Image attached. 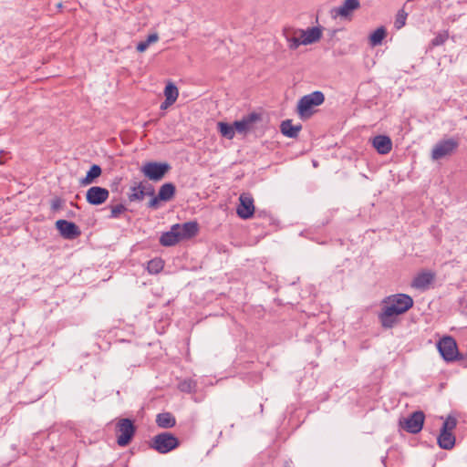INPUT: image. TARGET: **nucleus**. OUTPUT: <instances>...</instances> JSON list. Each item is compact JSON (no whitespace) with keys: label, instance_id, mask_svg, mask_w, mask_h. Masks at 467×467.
<instances>
[{"label":"nucleus","instance_id":"nucleus-1","mask_svg":"<svg viewBox=\"0 0 467 467\" xmlns=\"http://www.w3.org/2000/svg\"><path fill=\"white\" fill-rule=\"evenodd\" d=\"M325 101V95L322 91L316 90L303 96L297 102L296 113L303 120L310 119L316 112L315 107L322 105Z\"/></svg>","mask_w":467,"mask_h":467},{"label":"nucleus","instance_id":"nucleus-2","mask_svg":"<svg viewBox=\"0 0 467 467\" xmlns=\"http://www.w3.org/2000/svg\"><path fill=\"white\" fill-rule=\"evenodd\" d=\"M441 419L443 420V423L437 437V443L443 450H451L456 441L453 431L457 426V419L451 414Z\"/></svg>","mask_w":467,"mask_h":467},{"label":"nucleus","instance_id":"nucleus-3","mask_svg":"<svg viewBox=\"0 0 467 467\" xmlns=\"http://www.w3.org/2000/svg\"><path fill=\"white\" fill-rule=\"evenodd\" d=\"M407 311L390 303H382L381 311L378 318L381 327L385 329L394 327L400 322V316Z\"/></svg>","mask_w":467,"mask_h":467},{"label":"nucleus","instance_id":"nucleus-4","mask_svg":"<svg viewBox=\"0 0 467 467\" xmlns=\"http://www.w3.org/2000/svg\"><path fill=\"white\" fill-rule=\"evenodd\" d=\"M437 348L444 361L450 363L460 358L457 342L451 336H444L437 342Z\"/></svg>","mask_w":467,"mask_h":467},{"label":"nucleus","instance_id":"nucleus-5","mask_svg":"<svg viewBox=\"0 0 467 467\" xmlns=\"http://www.w3.org/2000/svg\"><path fill=\"white\" fill-rule=\"evenodd\" d=\"M171 169V166L166 161H147L141 166L140 171L149 180L159 182L165 177Z\"/></svg>","mask_w":467,"mask_h":467},{"label":"nucleus","instance_id":"nucleus-6","mask_svg":"<svg viewBox=\"0 0 467 467\" xmlns=\"http://www.w3.org/2000/svg\"><path fill=\"white\" fill-rule=\"evenodd\" d=\"M179 446L178 439L170 432H162L154 436L150 447L160 453H168Z\"/></svg>","mask_w":467,"mask_h":467},{"label":"nucleus","instance_id":"nucleus-7","mask_svg":"<svg viewBox=\"0 0 467 467\" xmlns=\"http://www.w3.org/2000/svg\"><path fill=\"white\" fill-rule=\"evenodd\" d=\"M425 415L422 410H414L410 416L400 418L399 426L410 434L419 433L423 427Z\"/></svg>","mask_w":467,"mask_h":467},{"label":"nucleus","instance_id":"nucleus-8","mask_svg":"<svg viewBox=\"0 0 467 467\" xmlns=\"http://www.w3.org/2000/svg\"><path fill=\"white\" fill-rule=\"evenodd\" d=\"M136 428L134 423L130 419H120L116 423V432L118 434L117 443L118 445L124 447L127 446L132 437L134 436Z\"/></svg>","mask_w":467,"mask_h":467},{"label":"nucleus","instance_id":"nucleus-9","mask_svg":"<svg viewBox=\"0 0 467 467\" xmlns=\"http://www.w3.org/2000/svg\"><path fill=\"white\" fill-rule=\"evenodd\" d=\"M459 147V140L449 138L439 140L431 150V158L435 161L441 160L452 154Z\"/></svg>","mask_w":467,"mask_h":467},{"label":"nucleus","instance_id":"nucleus-10","mask_svg":"<svg viewBox=\"0 0 467 467\" xmlns=\"http://www.w3.org/2000/svg\"><path fill=\"white\" fill-rule=\"evenodd\" d=\"M55 225L60 236L65 240H75L81 235L80 228L73 222L59 219Z\"/></svg>","mask_w":467,"mask_h":467},{"label":"nucleus","instance_id":"nucleus-11","mask_svg":"<svg viewBox=\"0 0 467 467\" xmlns=\"http://www.w3.org/2000/svg\"><path fill=\"white\" fill-rule=\"evenodd\" d=\"M109 192L101 186H91L86 192V201L93 206H99L109 199Z\"/></svg>","mask_w":467,"mask_h":467},{"label":"nucleus","instance_id":"nucleus-12","mask_svg":"<svg viewBox=\"0 0 467 467\" xmlns=\"http://www.w3.org/2000/svg\"><path fill=\"white\" fill-rule=\"evenodd\" d=\"M237 215L244 220L250 219L254 214V199L249 194H241L239 197V204L236 209Z\"/></svg>","mask_w":467,"mask_h":467},{"label":"nucleus","instance_id":"nucleus-13","mask_svg":"<svg viewBox=\"0 0 467 467\" xmlns=\"http://www.w3.org/2000/svg\"><path fill=\"white\" fill-rule=\"evenodd\" d=\"M360 7L359 0H344L338 7L331 9L332 17L348 18L352 13Z\"/></svg>","mask_w":467,"mask_h":467},{"label":"nucleus","instance_id":"nucleus-14","mask_svg":"<svg viewBox=\"0 0 467 467\" xmlns=\"http://www.w3.org/2000/svg\"><path fill=\"white\" fill-rule=\"evenodd\" d=\"M382 303H390L395 305L405 311H409L414 305V301L410 295L398 293L386 296Z\"/></svg>","mask_w":467,"mask_h":467},{"label":"nucleus","instance_id":"nucleus-15","mask_svg":"<svg viewBox=\"0 0 467 467\" xmlns=\"http://www.w3.org/2000/svg\"><path fill=\"white\" fill-rule=\"evenodd\" d=\"M322 26H312L306 30L299 29V35L302 38L301 43L307 46L319 41L322 37Z\"/></svg>","mask_w":467,"mask_h":467},{"label":"nucleus","instance_id":"nucleus-16","mask_svg":"<svg viewBox=\"0 0 467 467\" xmlns=\"http://www.w3.org/2000/svg\"><path fill=\"white\" fill-rule=\"evenodd\" d=\"M178 225L179 237L182 240H187L194 237L199 232V224L196 221H189L184 223H175Z\"/></svg>","mask_w":467,"mask_h":467},{"label":"nucleus","instance_id":"nucleus-17","mask_svg":"<svg viewBox=\"0 0 467 467\" xmlns=\"http://www.w3.org/2000/svg\"><path fill=\"white\" fill-rule=\"evenodd\" d=\"M372 146L379 154H388L392 150L391 139L387 135H377L372 139Z\"/></svg>","mask_w":467,"mask_h":467},{"label":"nucleus","instance_id":"nucleus-18","mask_svg":"<svg viewBox=\"0 0 467 467\" xmlns=\"http://www.w3.org/2000/svg\"><path fill=\"white\" fill-rule=\"evenodd\" d=\"M177 388L181 392L194 395L193 399L196 401L202 400V394L197 393V391H196V389H197L196 380H194L191 378H186V379L180 380L178 382Z\"/></svg>","mask_w":467,"mask_h":467},{"label":"nucleus","instance_id":"nucleus-19","mask_svg":"<svg viewBox=\"0 0 467 467\" xmlns=\"http://www.w3.org/2000/svg\"><path fill=\"white\" fill-rule=\"evenodd\" d=\"M178 229V225L173 224L170 231L162 233L159 240L160 244L165 247L173 246L178 244L181 241Z\"/></svg>","mask_w":467,"mask_h":467},{"label":"nucleus","instance_id":"nucleus-20","mask_svg":"<svg viewBox=\"0 0 467 467\" xmlns=\"http://www.w3.org/2000/svg\"><path fill=\"white\" fill-rule=\"evenodd\" d=\"M244 121L247 122L248 133L252 132L256 136L263 134V130L258 127V124L263 121L262 114L254 111L244 115Z\"/></svg>","mask_w":467,"mask_h":467},{"label":"nucleus","instance_id":"nucleus-21","mask_svg":"<svg viewBox=\"0 0 467 467\" xmlns=\"http://www.w3.org/2000/svg\"><path fill=\"white\" fill-rule=\"evenodd\" d=\"M301 130V124L294 125L293 120L289 119L283 120L280 124L281 133L289 139H296Z\"/></svg>","mask_w":467,"mask_h":467},{"label":"nucleus","instance_id":"nucleus-22","mask_svg":"<svg viewBox=\"0 0 467 467\" xmlns=\"http://www.w3.org/2000/svg\"><path fill=\"white\" fill-rule=\"evenodd\" d=\"M434 277L435 275L432 272H421L414 277L412 281V286L418 289L424 290L428 288V286L431 284V282L434 280Z\"/></svg>","mask_w":467,"mask_h":467},{"label":"nucleus","instance_id":"nucleus-23","mask_svg":"<svg viewBox=\"0 0 467 467\" xmlns=\"http://www.w3.org/2000/svg\"><path fill=\"white\" fill-rule=\"evenodd\" d=\"M102 169L99 164H92L87 171L86 176L81 178L79 184L81 186H88L97 182V180L101 176Z\"/></svg>","mask_w":467,"mask_h":467},{"label":"nucleus","instance_id":"nucleus-24","mask_svg":"<svg viewBox=\"0 0 467 467\" xmlns=\"http://www.w3.org/2000/svg\"><path fill=\"white\" fill-rule=\"evenodd\" d=\"M283 35L287 41L288 47L290 49L296 50L300 45H303V43H301L302 38L299 35V29L285 28Z\"/></svg>","mask_w":467,"mask_h":467},{"label":"nucleus","instance_id":"nucleus-25","mask_svg":"<svg viewBox=\"0 0 467 467\" xmlns=\"http://www.w3.org/2000/svg\"><path fill=\"white\" fill-rule=\"evenodd\" d=\"M176 193V187L172 182H165L163 183L158 192L159 199H161L162 202L171 201Z\"/></svg>","mask_w":467,"mask_h":467},{"label":"nucleus","instance_id":"nucleus-26","mask_svg":"<svg viewBox=\"0 0 467 467\" xmlns=\"http://www.w3.org/2000/svg\"><path fill=\"white\" fill-rule=\"evenodd\" d=\"M156 423L161 428L169 429L175 425L176 420L171 413L165 411L157 415Z\"/></svg>","mask_w":467,"mask_h":467},{"label":"nucleus","instance_id":"nucleus-27","mask_svg":"<svg viewBox=\"0 0 467 467\" xmlns=\"http://www.w3.org/2000/svg\"><path fill=\"white\" fill-rule=\"evenodd\" d=\"M131 192L129 193L128 198L130 202L142 201L145 195V186L143 182H139L130 188Z\"/></svg>","mask_w":467,"mask_h":467},{"label":"nucleus","instance_id":"nucleus-28","mask_svg":"<svg viewBox=\"0 0 467 467\" xmlns=\"http://www.w3.org/2000/svg\"><path fill=\"white\" fill-rule=\"evenodd\" d=\"M387 36V31L384 26H379L369 35V44L372 47L380 45Z\"/></svg>","mask_w":467,"mask_h":467},{"label":"nucleus","instance_id":"nucleus-29","mask_svg":"<svg viewBox=\"0 0 467 467\" xmlns=\"http://www.w3.org/2000/svg\"><path fill=\"white\" fill-rule=\"evenodd\" d=\"M218 130L223 138L232 140L235 135L234 123L218 122Z\"/></svg>","mask_w":467,"mask_h":467},{"label":"nucleus","instance_id":"nucleus-30","mask_svg":"<svg viewBox=\"0 0 467 467\" xmlns=\"http://www.w3.org/2000/svg\"><path fill=\"white\" fill-rule=\"evenodd\" d=\"M164 96H165V99H168L169 101L170 100H172V101H176L178 96H179V90H178V88L177 86L171 82V81H169L165 88H164Z\"/></svg>","mask_w":467,"mask_h":467},{"label":"nucleus","instance_id":"nucleus-31","mask_svg":"<svg viewBox=\"0 0 467 467\" xmlns=\"http://www.w3.org/2000/svg\"><path fill=\"white\" fill-rule=\"evenodd\" d=\"M164 266V262L161 258H154L148 262L147 270L150 274H159Z\"/></svg>","mask_w":467,"mask_h":467},{"label":"nucleus","instance_id":"nucleus-32","mask_svg":"<svg viewBox=\"0 0 467 467\" xmlns=\"http://www.w3.org/2000/svg\"><path fill=\"white\" fill-rule=\"evenodd\" d=\"M109 208L110 209V214L109 215V219H118L122 213L127 211V207L122 203L116 205L111 204Z\"/></svg>","mask_w":467,"mask_h":467},{"label":"nucleus","instance_id":"nucleus-33","mask_svg":"<svg viewBox=\"0 0 467 467\" xmlns=\"http://www.w3.org/2000/svg\"><path fill=\"white\" fill-rule=\"evenodd\" d=\"M449 38V32L447 30L441 31L431 41L432 47L443 45Z\"/></svg>","mask_w":467,"mask_h":467},{"label":"nucleus","instance_id":"nucleus-34","mask_svg":"<svg viewBox=\"0 0 467 467\" xmlns=\"http://www.w3.org/2000/svg\"><path fill=\"white\" fill-rule=\"evenodd\" d=\"M234 127L235 132L243 135L248 134L247 122L244 121V117L239 120H234Z\"/></svg>","mask_w":467,"mask_h":467},{"label":"nucleus","instance_id":"nucleus-35","mask_svg":"<svg viewBox=\"0 0 467 467\" xmlns=\"http://www.w3.org/2000/svg\"><path fill=\"white\" fill-rule=\"evenodd\" d=\"M408 14L403 10H400L396 16L394 26L397 29H400L406 24Z\"/></svg>","mask_w":467,"mask_h":467},{"label":"nucleus","instance_id":"nucleus-36","mask_svg":"<svg viewBox=\"0 0 467 467\" xmlns=\"http://www.w3.org/2000/svg\"><path fill=\"white\" fill-rule=\"evenodd\" d=\"M65 201L58 196L54 197L50 202V208L52 212H57L63 207Z\"/></svg>","mask_w":467,"mask_h":467},{"label":"nucleus","instance_id":"nucleus-37","mask_svg":"<svg viewBox=\"0 0 467 467\" xmlns=\"http://www.w3.org/2000/svg\"><path fill=\"white\" fill-rule=\"evenodd\" d=\"M162 202L161 199H159V195H154L148 202V207L150 209H158L160 207V202Z\"/></svg>","mask_w":467,"mask_h":467},{"label":"nucleus","instance_id":"nucleus-38","mask_svg":"<svg viewBox=\"0 0 467 467\" xmlns=\"http://www.w3.org/2000/svg\"><path fill=\"white\" fill-rule=\"evenodd\" d=\"M149 46L150 45L147 44V42L145 40H143V41H140V42H139L137 44L136 49H137L138 52L142 53V52L147 50Z\"/></svg>","mask_w":467,"mask_h":467},{"label":"nucleus","instance_id":"nucleus-39","mask_svg":"<svg viewBox=\"0 0 467 467\" xmlns=\"http://www.w3.org/2000/svg\"><path fill=\"white\" fill-rule=\"evenodd\" d=\"M159 40V36L157 33H152V34H150L147 38L145 39V41L147 42V44L150 45V44H153L155 42H157Z\"/></svg>","mask_w":467,"mask_h":467},{"label":"nucleus","instance_id":"nucleus-40","mask_svg":"<svg viewBox=\"0 0 467 467\" xmlns=\"http://www.w3.org/2000/svg\"><path fill=\"white\" fill-rule=\"evenodd\" d=\"M121 181H122V178H120V177H116L114 179V181L111 183V191L112 192H119V185L120 184Z\"/></svg>","mask_w":467,"mask_h":467},{"label":"nucleus","instance_id":"nucleus-41","mask_svg":"<svg viewBox=\"0 0 467 467\" xmlns=\"http://www.w3.org/2000/svg\"><path fill=\"white\" fill-rule=\"evenodd\" d=\"M457 360L460 362V365L463 368H467V355L463 356L460 353V358H457Z\"/></svg>","mask_w":467,"mask_h":467},{"label":"nucleus","instance_id":"nucleus-42","mask_svg":"<svg viewBox=\"0 0 467 467\" xmlns=\"http://www.w3.org/2000/svg\"><path fill=\"white\" fill-rule=\"evenodd\" d=\"M173 103H174V101H172V100L169 101L168 99H165L164 101H162L161 104V109H166L170 106H171Z\"/></svg>","mask_w":467,"mask_h":467},{"label":"nucleus","instance_id":"nucleus-43","mask_svg":"<svg viewBox=\"0 0 467 467\" xmlns=\"http://www.w3.org/2000/svg\"><path fill=\"white\" fill-rule=\"evenodd\" d=\"M145 195H149L151 197L155 195V190L152 185L150 184L148 188L145 187Z\"/></svg>","mask_w":467,"mask_h":467},{"label":"nucleus","instance_id":"nucleus-44","mask_svg":"<svg viewBox=\"0 0 467 467\" xmlns=\"http://www.w3.org/2000/svg\"><path fill=\"white\" fill-rule=\"evenodd\" d=\"M67 218H76L77 213L74 211L70 210L67 213Z\"/></svg>","mask_w":467,"mask_h":467},{"label":"nucleus","instance_id":"nucleus-45","mask_svg":"<svg viewBox=\"0 0 467 467\" xmlns=\"http://www.w3.org/2000/svg\"><path fill=\"white\" fill-rule=\"evenodd\" d=\"M70 204H71L72 206L76 207L77 209H79V208H80L77 203H75V202H70Z\"/></svg>","mask_w":467,"mask_h":467}]
</instances>
